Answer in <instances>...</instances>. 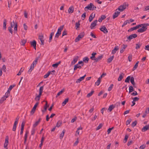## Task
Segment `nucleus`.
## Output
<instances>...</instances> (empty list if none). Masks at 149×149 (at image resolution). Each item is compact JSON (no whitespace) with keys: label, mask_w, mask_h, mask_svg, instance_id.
<instances>
[{"label":"nucleus","mask_w":149,"mask_h":149,"mask_svg":"<svg viewBox=\"0 0 149 149\" xmlns=\"http://www.w3.org/2000/svg\"><path fill=\"white\" fill-rule=\"evenodd\" d=\"M100 81H101V79H100L98 78V80H97V82H96L95 84L97 86H98L100 84Z\"/></svg>","instance_id":"e2e57ef3"},{"label":"nucleus","mask_w":149,"mask_h":149,"mask_svg":"<svg viewBox=\"0 0 149 149\" xmlns=\"http://www.w3.org/2000/svg\"><path fill=\"white\" fill-rule=\"evenodd\" d=\"M137 36V35L136 34H134L130 36L127 37L128 40H131L136 38Z\"/></svg>","instance_id":"f8f14e48"},{"label":"nucleus","mask_w":149,"mask_h":149,"mask_svg":"<svg viewBox=\"0 0 149 149\" xmlns=\"http://www.w3.org/2000/svg\"><path fill=\"white\" fill-rule=\"evenodd\" d=\"M26 40H21L20 43L22 46H24L26 42Z\"/></svg>","instance_id":"c9c22d12"},{"label":"nucleus","mask_w":149,"mask_h":149,"mask_svg":"<svg viewBox=\"0 0 149 149\" xmlns=\"http://www.w3.org/2000/svg\"><path fill=\"white\" fill-rule=\"evenodd\" d=\"M25 123L24 122H23L21 125V128L24 129V127Z\"/></svg>","instance_id":"69168bd1"},{"label":"nucleus","mask_w":149,"mask_h":149,"mask_svg":"<svg viewBox=\"0 0 149 149\" xmlns=\"http://www.w3.org/2000/svg\"><path fill=\"white\" fill-rule=\"evenodd\" d=\"M41 120V118H39L38 120L33 125V127L34 128H35L38 125Z\"/></svg>","instance_id":"4be33fe9"},{"label":"nucleus","mask_w":149,"mask_h":149,"mask_svg":"<svg viewBox=\"0 0 149 149\" xmlns=\"http://www.w3.org/2000/svg\"><path fill=\"white\" fill-rule=\"evenodd\" d=\"M17 122H15L14 125H13L12 130L13 131H15L16 128V125L17 124Z\"/></svg>","instance_id":"c756f323"},{"label":"nucleus","mask_w":149,"mask_h":149,"mask_svg":"<svg viewBox=\"0 0 149 149\" xmlns=\"http://www.w3.org/2000/svg\"><path fill=\"white\" fill-rule=\"evenodd\" d=\"M100 30L105 33H106L108 32L107 29L104 26H102L100 29Z\"/></svg>","instance_id":"2eb2a0df"},{"label":"nucleus","mask_w":149,"mask_h":149,"mask_svg":"<svg viewBox=\"0 0 149 149\" xmlns=\"http://www.w3.org/2000/svg\"><path fill=\"white\" fill-rule=\"evenodd\" d=\"M141 24L142 26L141 27H142L138 30V31L139 32L142 33L146 31L147 29L146 28L147 26L149 25V24Z\"/></svg>","instance_id":"f03ea898"},{"label":"nucleus","mask_w":149,"mask_h":149,"mask_svg":"<svg viewBox=\"0 0 149 149\" xmlns=\"http://www.w3.org/2000/svg\"><path fill=\"white\" fill-rule=\"evenodd\" d=\"M130 82L134 86V87H135L134 85L135 84V83L134 81V79L133 77H131L130 79Z\"/></svg>","instance_id":"c85d7f7f"},{"label":"nucleus","mask_w":149,"mask_h":149,"mask_svg":"<svg viewBox=\"0 0 149 149\" xmlns=\"http://www.w3.org/2000/svg\"><path fill=\"white\" fill-rule=\"evenodd\" d=\"M124 74L123 73H121L119 75V77L118 78V80L119 81H121L122 79L123 78V76L124 75Z\"/></svg>","instance_id":"b1692460"},{"label":"nucleus","mask_w":149,"mask_h":149,"mask_svg":"<svg viewBox=\"0 0 149 149\" xmlns=\"http://www.w3.org/2000/svg\"><path fill=\"white\" fill-rule=\"evenodd\" d=\"M86 76V74L84 75V76L80 77L79 79H77V81H76V82L77 83H79L81 81L83 80L85 77Z\"/></svg>","instance_id":"6ab92c4d"},{"label":"nucleus","mask_w":149,"mask_h":149,"mask_svg":"<svg viewBox=\"0 0 149 149\" xmlns=\"http://www.w3.org/2000/svg\"><path fill=\"white\" fill-rule=\"evenodd\" d=\"M137 123V121L136 120H135L132 123L131 126L133 127H135Z\"/></svg>","instance_id":"8fccbe9b"},{"label":"nucleus","mask_w":149,"mask_h":149,"mask_svg":"<svg viewBox=\"0 0 149 149\" xmlns=\"http://www.w3.org/2000/svg\"><path fill=\"white\" fill-rule=\"evenodd\" d=\"M93 6V3H91L89 4L87 6L85 7V10H92V9Z\"/></svg>","instance_id":"1a4fd4ad"},{"label":"nucleus","mask_w":149,"mask_h":149,"mask_svg":"<svg viewBox=\"0 0 149 149\" xmlns=\"http://www.w3.org/2000/svg\"><path fill=\"white\" fill-rule=\"evenodd\" d=\"M94 93V91H91L90 93L87 94L86 96L87 97H90Z\"/></svg>","instance_id":"c03bdc74"},{"label":"nucleus","mask_w":149,"mask_h":149,"mask_svg":"<svg viewBox=\"0 0 149 149\" xmlns=\"http://www.w3.org/2000/svg\"><path fill=\"white\" fill-rule=\"evenodd\" d=\"M139 63V61H138L136 63L133 68L132 69L133 71L136 68H137L138 66V64Z\"/></svg>","instance_id":"e433bc0d"},{"label":"nucleus","mask_w":149,"mask_h":149,"mask_svg":"<svg viewBox=\"0 0 149 149\" xmlns=\"http://www.w3.org/2000/svg\"><path fill=\"white\" fill-rule=\"evenodd\" d=\"M129 93H130L134 91V89L132 86H130L129 87Z\"/></svg>","instance_id":"de8ad7c7"},{"label":"nucleus","mask_w":149,"mask_h":149,"mask_svg":"<svg viewBox=\"0 0 149 149\" xmlns=\"http://www.w3.org/2000/svg\"><path fill=\"white\" fill-rule=\"evenodd\" d=\"M50 74V72H48L44 76V78H47Z\"/></svg>","instance_id":"bf43d9fd"},{"label":"nucleus","mask_w":149,"mask_h":149,"mask_svg":"<svg viewBox=\"0 0 149 149\" xmlns=\"http://www.w3.org/2000/svg\"><path fill=\"white\" fill-rule=\"evenodd\" d=\"M43 86H42L40 87L39 89V94L40 95H42L43 89Z\"/></svg>","instance_id":"79ce46f5"},{"label":"nucleus","mask_w":149,"mask_h":149,"mask_svg":"<svg viewBox=\"0 0 149 149\" xmlns=\"http://www.w3.org/2000/svg\"><path fill=\"white\" fill-rule=\"evenodd\" d=\"M97 22V20H96L93 21L92 22L90 27L91 29H93L95 26L96 25Z\"/></svg>","instance_id":"ddd939ff"},{"label":"nucleus","mask_w":149,"mask_h":149,"mask_svg":"<svg viewBox=\"0 0 149 149\" xmlns=\"http://www.w3.org/2000/svg\"><path fill=\"white\" fill-rule=\"evenodd\" d=\"M61 63V61H59L58 62L56 63H55V64H53L52 65V66L53 67H55V68H57L58 65Z\"/></svg>","instance_id":"7c9ffc66"},{"label":"nucleus","mask_w":149,"mask_h":149,"mask_svg":"<svg viewBox=\"0 0 149 149\" xmlns=\"http://www.w3.org/2000/svg\"><path fill=\"white\" fill-rule=\"evenodd\" d=\"M103 57V55L99 56L97 57L95 59L94 62H97L99 61Z\"/></svg>","instance_id":"4468645a"},{"label":"nucleus","mask_w":149,"mask_h":149,"mask_svg":"<svg viewBox=\"0 0 149 149\" xmlns=\"http://www.w3.org/2000/svg\"><path fill=\"white\" fill-rule=\"evenodd\" d=\"M114 129V127H113L111 128H110L107 130L108 134H109L111 132V131Z\"/></svg>","instance_id":"13d9d810"},{"label":"nucleus","mask_w":149,"mask_h":149,"mask_svg":"<svg viewBox=\"0 0 149 149\" xmlns=\"http://www.w3.org/2000/svg\"><path fill=\"white\" fill-rule=\"evenodd\" d=\"M113 86V84H111L110 85V86L108 88V91H111L112 90Z\"/></svg>","instance_id":"052dcab7"},{"label":"nucleus","mask_w":149,"mask_h":149,"mask_svg":"<svg viewBox=\"0 0 149 149\" xmlns=\"http://www.w3.org/2000/svg\"><path fill=\"white\" fill-rule=\"evenodd\" d=\"M39 41L41 45H44V36L43 35H39L38 37Z\"/></svg>","instance_id":"39448f33"},{"label":"nucleus","mask_w":149,"mask_h":149,"mask_svg":"<svg viewBox=\"0 0 149 149\" xmlns=\"http://www.w3.org/2000/svg\"><path fill=\"white\" fill-rule=\"evenodd\" d=\"M79 57L78 56H76L73 59V60L71 62V65H73L77 61Z\"/></svg>","instance_id":"dca6fc26"},{"label":"nucleus","mask_w":149,"mask_h":149,"mask_svg":"<svg viewBox=\"0 0 149 149\" xmlns=\"http://www.w3.org/2000/svg\"><path fill=\"white\" fill-rule=\"evenodd\" d=\"M2 70H3V71L4 72H6V66L5 65H3L2 68Z\"/></svg>","instance_id":"6e6d98bb"},{"label":"nucleus","mask_w":149,"mask_h":149,"mask_svg":"<svg viewBox=\"0 0 149 149\" xmlns=\"http://www.w3.org/2000/svg\"><path fill=\"white\" fill-rule=\"evenodd\" d=\"M63 26H60L58 29L57 32L55 36V38H58L61 33V32L63 30Z\"/></svg>","instance_id":"20e7f679"},{"label":"nucleus","mask_w":149,"mask_h":149,"mask_svg":"<svg viewBox=\"0 0 149 149\" xmlns=\"http://www.w3.org/2000/svg\"><path fill=\"white\" fill-rule=\"evenodd\" d=\"M29 134V132L28 131H26L25 134L24 138L27 139L28 134Z\"/></svg>","instance_id":"338daca9"},{"label":"nucleus","mask_w":149,"mask_h":149,"mask_svg":"<svg viewBox=\"0 0 149 149\" xmlns=\"http://www.w3.org/2000/svg\"><path fill=\"white\" fill-rule=\"evenodd\" d=\"M62 124V121L60 120L58 121L57 123L56 124V127H59Z\"/></svg>","instance_id":"4c0bfd02"},{"label":"nucleus","mask_w":149,"mask_h":149,"mask_svg":"<svg viewBox=\"0 0 149 149\" xmlns=\"http://www.w3.org/2000/svg\"><path fill=\"white\" fill-rule=\"evenodd\" d=\"M142 26V24H139V25H137L135 27H134L132 28H131L129 29L128 30V31H133L134 30H136L137 29H138L140 27H141Z\"/></svg>","instance_id":"9b49d317"},{"label":"nucleus","mask_w":149,"mask_h":149,"mask_svg":"<svg viewBox=\"0 0 149 149\" xmlns=\"http://www.w3.org/2000/svg\"><path fill=\"white\" fill-rule=\"evenodd\" d=\"M131 119H130L129 120H128L126 122V125H128L131 122Z\"/></svg>","instance_id":"0e129e2a"},{"label":"nucleus","mask_w":149,"mask_h":149,"mask_svg":"<svg viewBox=\"0 0 149 149\" xmlns=\"http://www.w3.org/2000/svg\"><path fill=\"white\" fill-rule=\"evenodd\" d=\"M6 97L5 96H4L3 97H2L0 100V103H2L3 102L4 100H6Z\"/></svg>","instance_id":"49530a36"},{"label":"nucleus","mask_w":149,"mask_h":149,"mask_svg":"<svg viewBox=\"0 0 149 149\" xmlns=\"http://www.w3.org/2000/svg\"><path fill=\"white\" fill-rule=\"evenodd\" d=\"M83 61L86 63H87L89 61V58L87 57H85L83 58Z\"/></svg>","instance_id":"473e14b6"},{"label":"nucleus","mask_w":149,"mask_h":149,"mask_svg":"<svg viewBox=\"0 0 149 149\" xmlns=\"http://www.w3.org/2000/svg\"><path fill=\"white\" fill-rule=\"evenodd\" d=\"M95 14H93V13H92L90 15L89 17V22H91V21H92V20H93V19L95 17Z\"/></svg>","instance_id":"aec40b11"},{"label":"nucleus","mask_w":149,"mask_h":149,"mask_svg":"<svg viewBox=\"0 0 149 149\" xmlns=\"http://www.w3.org/2000/svg\"><path fill=\"white\" fill-rule=\"evenodd\" d=\"M39 104V102H37L35 104L34 107H33L31 110V111L30 112V113H31V115H32L34 113H35V110H36V108Z\"/></svg>","instance_id":"0eeeda50"},{"label":"nucleus","mask_w":149,"mask_h":149,"mask_svg":"<svg viewBox=\"0 0 149 149\" xmlns=\"http://www.w3.org/2000/svg\"><path fill=\"white\" fill-rule=\"evenodd\" d=\"M40 56H39L38 57L36 58L35 60L33 61V64H35L36 65L37 63V62L38 61V58H40Z\"/></svg>","instance_id":"3c124183"},{"label":"nucleus","mask_w":149,"mask_h":149,"mask_svg":"<svg viewBox=\"0 0 149 149\" xmlns=\"http://www.w3.org/2000/svg\"><path fill=\"white\" fill-rule=\"evenodd\" d=\"M128 138V136H127V135H125V138L123 141V143H126L127 141V140Z\"/></svg>","instance_id":"09e8293b"},{"label":"nucleus","mask_w":149,"mask_h":149,"mask_svg":"<svg viewBox=\"0 0 149 149\" xmlns=\"http://www.w3.org/2000/svg\"><path fill=\"white\" fill-rule=\"evenodd\" d=\"M131 77L130 76H128L127 77L125 80V82L126 83H129Z\"/></svg>","instance_id":"37998d69"},{"label":"nucleus","mask_w":149,"mask_h":149,"mask_svg":"<svg viewBox=\"0 0 149 149\" xmlns=\"http://www.w3.org/2000/svg\"><path fill=\"white\" fill-rule=\"evenodd\" d=\"M35 130L34 128H33L31 131V135H33L35 133Z\"/></svg>","instance_id":"774afa93"},{"label":"nucleus","mask_w":149,"mask_h":149,"mask_svg":"<svg viewBox=\"0 0 149 149\" xmlns=\"http://www.w3.org/2000/svg\"><path fill=\"white\" fill-rule=\"evenodd\" d=\"M97 54V53L95 52H93L92 53L91 55L92 56L90 58L92 60H95L96 58L95 57V55Z\"/></svg>","instance_id":"412c9836"},{"label":"nucleus","mask_w":149,"mask_h":149,"mask_svg":"<svg viewBox=\"0 0 149 149\" xmlns=\"http://www.w3.org/2000/svg\"><path fill=\"white\" fill-rule=\"evenodd\" d=\"M41 95H40L39 94V95H38L37 96L35 97V100L36 101H39Z\"/></svg>","instance_id":"a19ab883"},{"label":"nucleus","mask_w":149,"mask_h":149,"mask_svg":"<svg viewBox=\"0 0 149 149\" xmlns=\"http://www.w3.org/2000/svg\"><path fill=\"white\" fill-rule=\"evenodd\" d=\"M128 60L129 61L131 62L132 60V55L131 54H129L128 57Z\"/></svg>","instance_id":"a18cd8bd"},{"label":"nucleus","mask_w":149,"mask_h":149,"mask_svg":"<svg viewBox=\"0 0 149 149\" xmlns=\"http://www.w3.org/2000/svg\"><path fill=\"white\" fill-rule=\"evenodd\" d=\"M82 129L83 128L82 127H81V126L79 128H77V129L76 132V133L79 135V130H82Z\"/></svg>","instance_id":"603ef678"},{"label":"nucleus","mask_w":149,"mask_h":149,"mask_svg":"<svg viewBox=\"0 0 149 149\" xmlns=\"http://www.w3.org/2000/svg\"><path fill=\"white\" fill-rule=\"evenodd\" d=\"M14 27V32L16 33L17 31V25L16 23H15L14 21L10 23V27L8 28V30L11 33H13V31L12 28Z\"/></svg>","instance_id":"f257e3e1"},{"label":"nucleus","mask_w":149,"mask_h":149,"mask_svg":"<svg viewBox=\"0 0 149 149\" xmlns=\"http://www.w3.org/2000/svg\"><path fill=\"white\" fill-rule=\"evenodd\" d=\"M74 8L72 6L70 7L68 10V12L69 13H72L73 12Z\"/></svg>","instance_id":"bb28decb"},{"label":"nucleus","mask_w":149,"mask_h":149,"mask_svg":"<svg viewBox=\"0 0 149 149\" xmlns=\"http://www.w3.org/2000/svg\"><path fill=\"white\" fill-rule=\"evenodd\" d=\"M6 19H4L3 23V29L5 30L6 28Z\"/></svg>","instance_id":"58836bf2"},{"label":"nucleus","mask_w":149,"mask_h":149,"mask_svg":"<svg viewBox=\"0 0 149 149\" xmlns=\"http://www.w3.org/2000/svg\"><path fill=\"white\" fill-rule=\"evenodd\" d=\"M103 124L102 123L100 124L96 128V130H98L101 129L102 127Z\"/></svg>","instance_id":"864d4df0"},{"label":"nucleus","mask_w":149,"mask_h":149,"mask_svg":"<svg viewBox=\"0 0 149 149\" xmlns=\"http://www.w3.org/2000/svg\"><path fill=\"white\" fill-rule=\"evenodd\" d=\"M31 45L33 47H36V41L35 40H33L32 42H31Z\"/></svg>","instance_id":"ea45409f"},{"label":"nucleus","mask_w":149,"mask_h":149,"mask_svg":"<svg viewBox=\"0 0 149 149\" xmlns=\"http://www.w3.org/2000/svg\"><path fill=\"white\" fill-rule=\"evenodd\" d=\"M64 89L63 88L62 90H61V91L59 92L56 95V97H57L58 96L60 95L62 93L64 92Z\"/></svg>","instance_id":"72a5a7b5"},{"label":"nucleus","mask_w":149,"mask_h":149,"mask_svg":"<svg viewBox=\"0 0 149 149\" xmlns=\"http://www.w3.org/2000/svg\"><path fill=\"white\" fill-rule=\"evenodd\" d=\"M82 67L80 65H79L78 64H77L74 65V70L75 71L77 68H79V69H81Z\"/></svg>","instance_id":"a211bd4d"},{"label":"nucleus","mask_w":149,"mask_h":149,"mask_svg":"<svg viewBox=\"0 0 149 149\" xmlns=\"http://www.w3.org/2000/svg\"><path fill=\"white\" fill-rule=\"evenodd\" d=\"M69 100L68 98H66L65 100L63 101V102L62 103V104L63 106H64L65 105L66 103L68 102Z\"/></svg>","instance_id":"393cba45"},{"label":"nucleus","mask_w":149,"mask_h":149,"mask_svg":"<svg viewBox=\"0 0 149 149\" xmlns=\"http://www.w3.org/2000/svg\"><path fill=\"white\" fill-rule=\"evenodd\" d=\"M79 142V139L77 138V141L74 143L73 144L74 146H77Z\"/></svg>","instance_id":"680f3d73"},{"label":"nucleus","mask_w":149,"mask_h":149,"mask_svg":"<svg viewBox=\"0 0 149 149\" xmlns=\"http://www.w3.org/2000/svg\"><path fill=\"white\" fill-rule=\"evenodd\" d=\"M106 18V17L105 16V15H102L101 17L99 19V20H98V21L100 22H102V21L104 19H105V18Z\"/></svg>","instance_id":"a878e982"},{"label":"nucleus","mask_w":149,"mask_h":149,"mask_svg":"<svg viewBox=\"0 0 149 149\" xmlns=\"http://www.w3.org/2000/svg\"><path fill=\"white\" fill-rule=\"evenodd\" d=\"M8 139V136H7L6 137L5 143L4 144V147L6 149H7L8 148V145L9 143Z\"/></svg>","instance_id":"423d86ee"},{"label":"nucleus","mask_w":149,"mask_h":149,"mask_svg":"<svg viewBox=\"0 0 149 149\" xmlns=\"http://www.w3.org/2000/svg\"><path fill=\"white\" fill-rule=\"evenodd\" d=\"M149 129V127L148 125H147L141 129V131L143 132H144L146 131L147 130Z\"/></svg>","instance_id":"f3484780"},{"label":"nucleus","mask_w":149,"mask_h":149,"mask_svg":"<svg viewBox=\"0 0 149 149\" xmlns=\"http://www.w3.org/2000/svg\"><path fill=\"white\" fill-rule=\"evenodd\" d=\"M80 25V24L79 22H77L76 23V29L77 30L79 28Z\"/></svg>","instance_id":"5fc2aeb1"},{"label":"nucleus","mask_w":149,"mask_h":149,"mask_svg":"<svg viewBox=\"0 0 149 149\" xmlns=\"http://www.w3.org/2000/svg\"><path fill=\"white\" fill-rule=\"evenodd\" d=\"M128 23H130V22H129L128 20H126L125 22H124L123 25L122 26V27L126 25Z\"/></svg>","instance_id":"4d7b16f0"},{"label":"nucleus","mask_w":149,"mask_h":149,"mask_svg":"<svg viewBox=\"0 0 149 149\" xmlns=\"http://www.w3.org/2000/svg\"><path fill=\"white\" fill-rule=\"evenodd\" d=\"M118 47H115V48L112 51L111 53L112 54H115L116 51L118 49Z\"/></svg>","instance_id":"2f4dec72"},{"label":"nucleus","mask_w":149,"mask_h":149,"mask_svg":"<svg viewBox=\"0 0 149 149\" xmlns=\"http://www.w3.org/2000/svg\"><path fill=\"white\" fill-rule=\"evenodd\" d=\"M65 130H63L61 134L60 135V138L61 139H63L64 134V133L65 132Z\"/></svg>","instance_id":"cd10ccee"},{"label":"nucleus","mask_w":149,"mask_h":149,"mask_svg":"<svg viewBox=\"0 0 149 149\" xmlns=\"http://www.w3.org/2000/svg\"><path fill=\"white\" fill-rule=\"evenodd\" d=\"M120 13V12L119 11V10H118L116 9V12L114 13L113 16V18L115 19L118 16Z\"/></svg>","instance_id":"9d476101"},{"label":"nucleus","mask_w":149,"mask_h":149,"mask_svg":"<svg viewBox=\"0 0 149 149\" xmlns=\"http://www.w3.org/2000/svg\"><path fill=\"white\" fill-rule=\"evenodd\" d=\"M128 4L126 3H124L123 5L119 6L118 8L117 9L119 11L122 12L126 9L127 7L128 6Z\"/></svg>","instance_id":"7ed1b4c3"},{"label":"nucleus","mask_w":149,"mask_h":149,"mask_svg":"<svg viewBox=\"0 0 149 149\" xmlns=\"http://www.w3.org/2000/svg\"><path fill=\"white\" fill-rule=\"evenodd\" d=\"M115 107V106L113 105H110L108 108V110H109V111H111Z\"/></svg>","instance_id":"f704fd0d"},{"label":"nucleus","mask_w":149,"mask_h":149,"mask_svg":"<svg viewBox=\"0 0 149 149\" xmlns=\"http://www.w3.org/2000/svg\"><path fill=\"white\" fill-rule=\"evenodd\" d=\"M114 58V56H112L107 59V62L109 63H110L113 60Z\"/></svg>","instance_id":"5701e85b"},{"label":"nucleus","mask_w":149,"mask_h":149,"mask_svg":"<svg viewBox=\"0 0 149 149\" xmlns=\"http://www.w3.org/2000/svg\"><path fill=\"white\" fill-rule=\"evenodd\" d=\"M84 36V33H82L79 35L75 39V42H77L81 39Z\"/></svg>","instance_id":"6e6552de"}]
</instances>
